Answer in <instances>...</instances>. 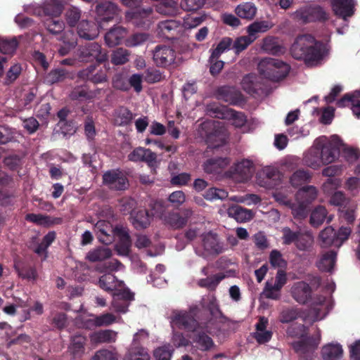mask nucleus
<instances>
[{"instance_id":"obj_1","label":"nucleus","mask_w":360,"mask_h":360,"mask_svg":"<svg viewBox=\"0 0 360 360\" xmlns=\"http://www.w3.org/2000/svg\"><path fill=\"white\" fill-rule=\"evenodd\" d=\"M200 316H172L171 323L179 328L193 333L190 337L197 347L202 351L210 350L214 345L213 340L207 334V323L200 322Z\"/></svg>"},{"instance_id":"obj_2","label":"nucleus","mask_w":360,"mask_h":360,"mask_svg":"<svg viewBox=\"0 0 360 360\" xmlns=\"http://www.w3.org/2000/svg\"><path fill=\"white\" fill-rule=\"evenodd\" d=\"M290 193L291 190L288 186L285 193L278 189L273 194V196L276 202L290 208L292 214L295 217H304L305 214V204L311 202L317 197V190L314 186H309L303 187L296 193V200L298 203V205H296L292 203L289 199Z\"/></svg>"},{"instance_id":"obj_3","label":"nucleus","mask_w":360,"mask_h":360,"mask_svg":"<svg viewBox=\"0 0 360 360\" xmlns=\"http://www.w3.org/2000/svg\"><path fill=\"white\" fill-rule=\"evenodd\" d=\"M321 45L309 34L297 37L292 45L290 51L293 58L308 61L319 60L322 57Z\"/></svg>"},{"instance_id":"obj_4","label":"nucleus","mask_w":360,"mask_h":360,"mask_svg":"<svg viewBox=\"0 0 360 360\" xmlns=\"http://www.w3.org/2000/svg\"><path fill=\"white\" fill-rule=\"evenodd\" d=\"M259 74L264 78L278 81L287 76L290 71L289 65L277 58H265L258 63Z\"/></svg>"},{"instance_id":"obj_5","label":"nucleus","mask_w":360,"mask_h":360,"mask_svg":"<svg viewBox=\"0 0 360 360\" xmlns=\"http://www.w3.org/2000/svg\"><path fill=\"white\" fill-rule=\"evenodd\" d=\"M316 146H319L323 165H328L335 161L339 155L342 141L337 135L328 138L321 136L316 139Z\"/></svg>"},{"instance_id":"obj_6","label":"nucleus","mask_w":360,"mask_h":360,"mask_svg":"<svg viewBox=\"0 0 360 360\" xmlns=\"http://www.w3.org/2000/svg\"><path fill=\"white\" fill-rule=\"evenodd\" d=\"M283 176L276 168L272 167H264L257 174V184L266 188H274L275 191L281 190L285 193L287 186H283Z\"/></svg>"},{"instance_id":"obj_7","label":"nucleus","mask_w":360,"mask_h":360,"mask_svg":"<svg viewBox=\"0 0 360 360\" xmlns=\"http://www.w3.org/2000/svg\"><path fill=\"white\" fill-rule=\"evenodd\" d=\"M195 253L202 257L217 255L224 251L223 244L217 234L209 232L202 235L201 243L195 249Z\"/></svg>"},{"instance_id":"obj_8","label":"nucleus","mask_w":360,"mask_h":360,"mask_svg":"<svg viewBox=\"0 0 360 360\" xmlns=\"http://www.w3.org/2000/svg\"><path fill=\"white\" fill-rule=\"evenodd\" d=\"M203 125L212 129L207 136V142L210 147L217 148L226 143L228 134L222 122H207Z\"/></svg>"},{"instance_id":"obj_9","label":"nucleus","mask_w":360,"mask_h":360,"mask_svg":"<svg viewBox=\"0 0 360 360\" xmlns=\"http://www.w3.org/2000/svg\"><path fill=\"white\" fill-rule=\"evenodd\" d=\"M320 338L307 337L295 342L292 347L299 355L300 360H314V353L317 349Z\"/></svg>"},{"instance_id":"obj_10","label":"nucleus","mask_w":360,"mask_h":360,"mask_svg":"<svg viewBox=\"0 0 360 360\" xmlns=\"http://www.w3.org/2000/svg\"><path fill=\"white\" fill-rule=\"evenodd\" d=\"M211 116L221 119L230 120L236 127L243 126L246 122L245 115L225 106H212L209 109Z\"/></svg>"},{"instance_id":"obj_11","label":"nucleus","mask_w":360,"mask_h":360,"mask_svg":"<svg viewBox=\"0 0 360 360\" xmlns=\"http://www.w3.org/2000/svg\"><path fill=\"white\" fill-rule=\"evenodd\" d=\"M293 15L296 20L305 23L326 18V12L319 6L302 8L296 11Z\"/></svg>"},{"instance_id":"obj_12","label":"nucleus","mask_w":360,"mask_h":360,"mask_svg":"<svg viewBox=\"0 0 360 360\" xmlns=\"http://www.w3.org/2000/svg\"><path fill=\"white\" fill-rule=\"evenodd\" d=\"M134 295L128 288L112 294V308L115 312L125 314L128 311L129 302L133 300Z\"/></svg>"},{"instance_id":"obj_13","label":"nucleus","mask_w":360,"mask_h":360,"mask_svg":"<svg viewBox=\"0 0 360 360\" xmlns=\"http://www.w3.org/2000/svg\"><path fill=\"white\" fill-rule=\"evenodd\" d=\"M103 183L110 189L124 190L128 187L125 175L120 171H110L104 174Z\"/></svg>"},{"instance_id":"obj_14","label":"nucleus","mask_w":360,"mask_h":360,"mask_svg":"<svg viewBox=\"0 0 360 360\" xmlns=\"http://www.w3.org/2000/svg\"><path fill=\"white\" fill-rule=\"evenodd\" d=\"M175 51L169 46H158L153 51V60L158 66L167 67L174 62Z\"/></svg>"},{"instance_id":"obj_15","label":"nucleus","mask_w":360,"mask_h":360,"mask_svg":"<svg viewBox=\"0 0 360 360\" xmlns=\"http://www.w3.org/2000/svg\"><path fill=\"white\" fill-rule=\"evenodd\" d=\"M290 295L298 303L305 304L311 297V288L304 281H297L292 285Z\"/></svg>"},{"instance_id":"obj_16","label":"nucleus","mask_w":360,"mask_h":360,"mask_svg":"<svg viewBox=\"0 0 360 360\" xmlns=\"http://www.w3.org/2000/svg\"><path fill=\"white\" fill-rule=\"evenodd\" d=\"M96 11L99 18V27L103 28V23L111 20L119 13L117 6L112 2H105L96 7Z\"/></svg>"},{"instance_id":"obj_17","label":"nucleus","mask_w":360,"mask_h":360,"mask_svg":"<svg viewBox=\"0 0 360 360\" xmlns=\"http://www.w3.org/2000/svg\"><path fill=\"white\" fill-rule=\"evenodd\" d=\"M99 286L107 292H118L125 289V285L122 281H119L111 274H107L102 276L98 281Z\"/></svg>"},{"instance_id":"obj_18","label":"nucleus","mask_w":360,"mask_h":360,"mask_svg":"<svg viewBox=\"0 0 360 360\" xmlns=\"http://www.w3.org/2000/svg\"><path fill=\"white\" fill-rule=\"evenodd\" d=\"M113 231L120 240L116 245L117 253L120 255H127L131 247V241L127 229L122 226H117L114 229Z\"/></svg>"},{"instance_id":"obj_19","label":"nucleus","mask_w":360,"mask_h":360,"mask_svg":"<svg viewBox=\"0 0 360 360\" xmlns=\"http://www.w3.org/2000/svg\"><path fill=\"white\" fill-rule=\"evenodd\" d=\"M128 158L133 162H145L149 166H153L156 162L157 156L150 149L139 147L128 155Z\"/></svg>"},{"instance_id":"obj_20","label":"nucleus","mask_w":360,"mask_h":360,"mask_svg":"<svg viewBox=\"0 0 360 360\" xmlns=\"http://www.w3.org/2000/svg\"><path fill=\"white\" fill-rule=\"evenodd\" d=\"M303 161L305 165L314 169H318L323 165L319 146H316V140L312 146L304 153Z\"/></svg>"},{"instance_id":"obj_21","label":"nucleus","mask_w":360,"mask_h":360,"mask_svg":"<svg viewBox=\"0 0 360 360\" xmlns=\"http://www.w3.org/2000/svg\"><path fill=\"white\" fill-rule=\"evenodd\" d=\"M354 6V0H332V7L335 13L345 20L347 17L352 15Z\"/></svg>"},{"instance_id":"obj_22","label":"nucleus","mask_w":360,"mask_h":360,"mask_svg":"<svg viewBox=\"0 0 360 360\" xmlns=\"http://www.w3.org/2000/svg\"><path fill=\"white\" fill-rule=\"evenodd\" d=\"M229 164L227 158H211L203 165L204 171L210 174L216 175L220 174Z\"/></svg>"},{"instance_id":"obj_23","label":"nucleus","mask_w":360,"mask_h":360,"mask_svg":"<svg viewBox=\"0 0 360 360\" xmlns=\"http://www.w3.org/2000/svg\"><path fill=\"white\" fill-rule=\"evenodd\" d=\"M336 257L337 252L334 250L323 252L316 262L317 268L322 271H332L335 265Z\"/></svg>"},{"instance_id":"obj_24","label":"nucleus","mask_w":360,"mask_h":360,"mask_svg":"<svg viewBox=\"0 0 360 360\" xmlns=\"http://www.w3.org/2000/svg\"><path fill=\"white\" fill-rule=\"evenodd\" d=\"M83 60L87 61L96 60L97 61L104 60L106 58L105 53H102L101 46L97 43L90 44L82 51Z\"/></svg>"},{"instance_id":"obj_25","label":"nucleus","mask_w":360,"mask_h":360,"mask_svg":"<svg viewBox=\"0 0 360 360\" xmlns=\"http://www.w3.org/2000/svg\"><path fill=\"white\" fill-rule=\"evenodd\" d=\"M360 91H355L352 95H346L342 99L338 101V107H345L351 105L352 110L354 115L360 117Z\"/></svg>"},{"instance_id":"obj_26","label":"nucleus","mask_w":360,"mask_h":360,"mask_svg":"<svg viewBox=\"0 0 360 360\" xmlns=\"http://www.w3.org/2000/svg\"><path fill=\"white\" fill-rule=\"evenodd\" d=\"M252 162L249 160H243L235 165L236 179L240 181L249 179L252 175Z\"/></svg>"},{"instance_id":"obj_27","label":"nucleus","mask_w":360,"mask_h":360,"mask_svg":"<svg viewBox=\"0 0 360 360\" xmlns=\"http://www.w3.org/2000/svg\"><path fill=\"white\" fill-rule=\"evenodd\" d=\"M336 231L332 226H328L321 231L318 237V244L321 248H328L332 245L336 247Z\"/></svg>"},{"instance_id":"obj_28","label":"nucleus","mask_w":360,"mask_h":360,"mask_svg":"<svg viewBox=\"0 0 360 360\" xmlns=\"http://www.w3.org/2000/svg\"><path fill=\"white\" fill-rule=\"evenodd\" d=\"M78 34L85 39H94L99 34L98 27L94 23L90 25L88 21L82 20L78 25Z\"/></svg>"},{"instance_id":"obj_29","label":"nucleus","mask_w":360,"mask_h":360,"mask_svg":"<svg viewBox=\"0 0 360 360\" xmlns=\"http://www.w3.org/2000/svg\"><path fill=\"white\" fill-rule=\"evenodd\" d=\"M227 214L230 217L235 219L237 221L240 223L250 221L253 217L252 210L238 205L229 207L227 210Z\"/></svg>"},{"instance_id":"obj_30","label":"nucleus","mask_w":360,"mask_h":360,"mask_svg":"<svg viewBox=\"0 0 360 360\" xmlns=\"http://www.w3.org/2000/svg\"><path fill=\"white\" fill-rule=\"evenodd\" d=\"M273 23L270 21L257 20L248 26L247 32L252 40L255 41L257 38L259 33L266 32L273 27Z\"/></svg>"},{"instance_id":"obj_31","label":"nucleus","mask_w":360,"mask_h":360,"mask_svg":"<svg viewBox=\"0 0 360 360\" xmlns=\"http://www.w3.org/2000/svg\"><path fill=\"white\" fill-rule=\"evenodd\" d=\"M86 341V338L80 334L72 336L68 347L70 354L75 358L81 356L84 353Z\"/></svg>"},{"instance_id":"obj_32","label":"nucleus","mask_w":360,"mask_h":360,"mask_svg":"<svg viewBox=\"0 0 360 360\" xmlns=\"http://www.w3.org/2000/svg\"><path fill=\"white\" fill-rule=\"evenodd\" d=\"M235 274L236 273L234 271L230 270L229 271H226L225 274L220 273L214 275L213 276L211 277L200 279L198 281V284L200 287L207 288L210 290H214L221 280H223L226 277L234 276Z\"/></svg>"},{"instance_id":"obj_33","label":"nucleus","mask_w":360,"mask_h":360,"mask_svg":"<svg viewBox=\"0 0 360 360\" xmlns=\"http://www.w3.org/2000/svg\"><path fill=\"white\" fill-rule=\"evenodd\" d=\"M343 354L340 344L329 343L322 347L321 356L323 360H338Z\"/></svg>"},{"instance_id":"obj_34","label":"nucleus","mask_w":360,"mask_h":360,"mask_svg":"<svg viewBox=\"0 0 360 360\" xmlns=\"http://www.w3.org/2000/svg\"><path fill=\"white\" fill-rule=\"evenodd\" d=\"M218 97L226 103L235 104L241 98L240 93L232 86H223L219 89Z\"/></svg>"},{"instance_id":"obj_35","label":"nucleus","mask_w":360,"mask_h":360,"mask_svg":"<svg viewBox=\"0 0 360 360\" xmlns=\"http://www.w3.org/2000/svg\"><path fill=\"white\" fill-rule=\"evenodd\" d=\"M152 217L146 210H140L131 214V222L137 229H145L150 225Z\"/></svg>"},{"instance_id":"obj_36","label":"nucleus","mask_w":360,"mask_h":360,"mask_svg":"<svg viewBox=\"0 0 360 360\" xmlns=\"http://www.w3.org/2000/svg\"><path fill=\"white\" fill-rule=\"evenodd\" d=\"M126 34L125 29L121 27H115L106 33L105 40L108 46H115L121 43Z\"/></svg>"},{"instance_id":"obj_37","label":"nucleus","mask_w":360,"mask_h":360,"mask_svg":"<svg viewBox=\"0 0 360 360\" xmlns=\"http://www.w3.org/2000/svg\"><path fill=\"white\" fill-rule=\"evenodd\" d=\"M257 10L254 4L246 2L237 6L235 12L241 18L252 20L255 16Z\"/></svg>"},{"instance_id":"obj_38","label":"nucleus","mask_w":360,"mask_h":360,"mask_svg":"<svg viewBox=\"0 0 360 360\" xmlns=\"http://www.w3.org/2000/svg\"><path fill=\"white\" fill-rule=\"evenodd\" d=\"M111 250L106 247H99L89 251L86 258L91 262H100L111 257Z\"/></svg>"},{"instance_id":"obj_39","label":"nucleus","mask_w":360,"mask_h":360,"mask_svg":"<svg viewBox=\"0 0 360 360\" xmlns=\"http://www.w3.org/2000/svg\"><path fill=\"white\" fill-rule=\"evenodd\" d=\"M95 70L94 66L83 70L79 72V77L84 79H87L94 84L104 82L107 80V77L105 71H100L95 75H92L93 71Z\"/></svg>"},{"instance_id":"obj_40","label":"nucleus","mask_w":360,"mask_h":360,"mask_svg":"<svg viewBox=\"0 0 360 360\" xmlns=\"http://www.w3.org/2000/svg\"><path fill=\"white\" fill-rule=\"evenodd\" d=\"M312 304L318 314L325 315L330 312L334 302L331 299L326 300L323 296H319L314 299Z\"/></svg>"},{"instance_id":"obj_41","label":"nucleus","mask_w":360,"mask_h":360,"mask_svg":"<svg viewBox=\"0 0 360 360\" xmlns=\"http://www.w3.org/2000/svg\"><path fill=\"white\" fill-rule=\"evenodd\" d=\"M314 244V236L310 232L300 233L295 240V246L300 251L309 250Z\"/></svg>"},{"instance_id":"obj_42","label":"nucleus","mask_w":360,"mask_h":360,"mask_svg":"<svg viewBox=\"0 0 360 360\" xmlns=\"http://www.w3.org/2000/svg\"><path fill=\"white\" fill-rule=\"evenodd\" d=\"M40 9L41 8H39V11H35L38 15H41ZM63 11V8L60 6H58L55 2H51V0L44 2L41 8V11L45 15L51 17H58L60 15Z\"/></svg>"},{"instance_id":"obj_43","label":"nucleus","mask_w":360,"mask_h":360,"mask_svg":"<svg viewBox=\"0 0 360 360\" xmlns=\"http://www.w3.org/2000/svg\"><path fill=\"white\" fill-rule=\"evenodd\" d=\"M206 14H188L183 20V27L185 29H193L200 25L202 22L205 21L207 18Z\"/></svg>"},{"instance_id":"obj_44","label":"nucleus","mask_w":360,"mask_h":360,"mask_svg":"<svg viewBox=\"0 0 360 360\" xmlns=\"http://www.w3.org/2000/svg\"><path fill=\"white\" fill-rule=\"evenodd\" d=\"M63 41L64 44L59 49V53L64 56L77 45V37L72 31H68L65 33Z\"/></svg>"},{"instance_id":"obj_45","label":"nucleus","mask_w":360,"mask_h":360,"mask_svg":"<svg viewBox=\"0 0 360 360\" xmlns=\"http://www.w3.org/2000/svg\"><path fill=\"white\" fill-rule=\"evenodd\" d=\"M311 179L310 173L304 169H299L294 172L290 178L292 186L297 187L309 181Z\"/></svg>"},{"instance_id":"obj_46","label":"nucleus","mask_w":360,"mask_h":360,"mask_svg":"<svg viewBox=\"0 0 360 360\" xmlns=\"http://www.w3.org/2000/svg\"><path fill=\"white\" fill-rule=\"evenodd\" d=\"M132 118V113L125 108L118 109L114 115L115 123L120 126L129 124L131 121Z\"/></svg>"},{"instance_id":"obj_47","label":"nucleus","mask_w":360,"mask_h":360,"mask_svg":"<svg viewBox=\"0 0 360 360\" xmlns=\"http://www.w3.org/2000/svg\"><path fill=\"white\" fill-rule=\"evenodd\" d=\"M153 12L151 8H143L136 12H127L126 17L128 20H133L136 25H141V20L148 18Z\"/></svg>"},{"instance_id":"obj_48","label":"nucleus","mask_w":360,"mask_h":360,"mask_svg":"<svg viewBox=\"0 0 360 360\" xmlns=\"http://www.w3.org/2000/svg\"><path fill=\"white\" fill-rule=\"evenodd\" d=\"M327 214L326 210L323 206L316 207L311 212L310 224L314 227H318L323 223Z\"/></svg>"},{"instance_id":"obj_49","label":"nucleus","mask_w":360,"mask_h":360,"mask_svg":"<svg viewBox=\"0 0 360 360\" xmlns=\"http://www.w3.org/2000/svg\"><path fill=\"white\" fill-rule=\"evenodd\" d=\"M230 200L238 203H242L248 206H250L259 203L261 198L256 194L248 193L243 195L231 196Z\"/></svg>"},{"instance_id":"obj_50","label":"nucleus","mask_w":360,"mask_h":360,"mask_svg":"<svg viewBox=\"0 0 360 360\" xmlns=\"http://www.w3.org/2000/svg\"><path fill=\"white\" fill-rule=\"evenodd\" d=\"M174 348L169 344L159 347L154 350V357L156 360H171Z\"/></svg>"},{"instance_id":"obj_51","label":"nucleus","mask_w":360,"mask_h":360,"mask_svg":"<svg viewBox=\"0 0 360 360\" xmlns=\"http://www.w3.org/2000/svg\"><path fill=\"white\" fill-rule=\"evenodd\" d=\"M261 48L264 51L271 54H277L281 51V47L277 44L276 39L273 37L264 38Z\"/></svg>"},{"instance_id":"obj_52","label":"nucleus","mask_w":360,"mask_h":360,"mask_svg":"<svg viewBox=\"0 0 360 360\" xmlns=\"http://www.w3.org/2000/svg\"><path fill=\"white\" fill-rule=\"evenodd\" d=\"M129 52L127 49L119 48L115 50L111 56V61L115 65H123L129 61Z\"/></svg>"},{"instance_id":"obj_53","label":"nucleus","mask_w":360,"mask_h":360,"mask_svg":"<svg viewBox=\"0 0 360 360\" xmlns=\"http://www.w3.org/2000/svg\"><path fill=\"white\" fill-rule=\"evenodd\" d=\"M232 41L230 38L226 37L221 39V41L217 44V47L212 51L211 54V60L213 62L214 60L218 59L219 57L226 50H229Z\"/></svg>"},{"instance_id":"obj_54","label":"nucleus","mask_w":360,"mask_h":360,"mask_svg":"<svg viewBox=\"0 0 360 360\" xmlns=\"http://www.w3.org/2000/svg\"><path fill=\"white\" fill-rule=\"evenodd\" d=\"M117 333L110 330H101L95 334V340L101 343H110L116 340Z\"/></svg>"},{"instance_id":"obj_55","label":"nucleus","mask_w":360,"mask_h":360,"mask_svg":"<svg viewBox=\"0 0 360 360\" xmlns=\"http://www.w3.org/2000/svg\"><path fill=\"white\" fill-rule=\"evenodd\" d=\"M281 289L275 285L272 282L267 281L263 290V295L265 297L271 300H278L281 297Z\"/></svg>"},{"instance_id":"obj_56","label":"nucleus","mask_w":360,"mask_h":360,"mask_svg":"<svg viewBox=\"0 0 360 360\" xmlns=\"http://www.w3.org/2000/svg\"><path fill=\"white\" fill-rule=\"evenodd\" d=\"M18 46L16 39H7L0 37V51L4 54L13 53Z\"/></svg>"},{"instance_id":"obj_57","label":"nucleus","mask_w":360,"mask_h":360,"mask_svg":"<svg viewBox=\"0 0 360 360\" xmlns=\"http://www.w3.org/2000/svg\"><path fill=\"white\" fill-rule=\"evenodd\" d=\"M228 197V193L223 189L210 188L204 194V198L208 200H223Z\"/></svg>"},{"instance_id":"obj_58","label":"nucleus","mask_w":360,"mask_h":360,"mask_svg":"<svg viewBox=\"0 0 360 360\" xmlns=\"http://www.w3.org/2000/svg\"><path fill=\"white\" fill-rule=\"evenodd\" d=\"M179 24L174 20H166L159 23L158 29L160 33L166 37H169L168 34L178 29Z\"/></svg>"},{"instance_id":"obj_59","label":"nucleus","mask_w":360,"mask_h":360,"mask_svg":"<svg viewBox=\"0 0 360 360\" xmlns=\"http://www.w3.org/2000/svg\"><path fill=\"white\" fill-rule=\"evenodd\" d=\"M16 134L17 131L14 129L0 125V144L11 141Z\"/></svg>"},{"instance_id":"obj_60","label":"nucleus","mask_w":360,"mask_h":360,"mask_svg":"<svg viewBox=\"0 0 360 360\" xmlns=\"http://www.w3.org/2000/svg\"><path fill=\"white\" fill-rule=\"evenodd\" d=\"M147 39V34L144 33H136L126 39L125 45L129 47L137 46L142 44Z\"/></svg>"},{"instance_id":"obj_61","label":"nucleus","mask_w":360,"mask_h":360,"mask_svg":"<svg viewBox=\"0 0 360 360\" xmlns=\"http://www.w3.org/2000/svg\"><path fill=\"white\" fill-rule=\"evenodd\" d=\"M66 77L65 72L62 69H56L51 71L46 77L47 83L54 84L63 81Z\"/></svg>"},{"instance_id":"obj_62","label":"nucleus","mask_w":360,"mask_h":360,"mask_svg":"<svg viewBox=\"0 0 360 360\" xmlns=\"http://www.w3.org/2000/svg\"><path fill=\"white\" fill-rule=\"evenodd\" d=\"M80 11L76 7H71L68 8L65 13V19L67 23L73 27L80 18Z\"/></svg>"},{"instance_id":"obj_63","label":"nucleus","mask_w":360,"mask_h":360,"mask_svg":"<svg viewBox=\"0 0 360 360\" xmlns=\"http://www.w3.org/2000/svg\"><path fill=\"white\" fill-rule=\"evenodd\" d=\"M128 360H150V355L143 347L135 348L129 352Z\"/></svg>"},{"instance_id":"obj_64","label":"nucleus","mask_w":360,"mask_h":360,"mask_svg":"<svg viewBox=\"0 0 360 360\" xmlns=\"http://www.w3.org/2000/svg\"><path fill=\"white\" fill-rule=\"evenodd\" d=\"M93 360H117L116 353L108 349H100L96 352Z\"/></svg>"}]
</instances>
